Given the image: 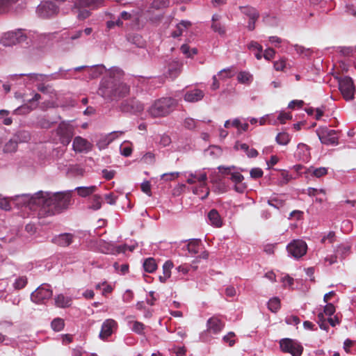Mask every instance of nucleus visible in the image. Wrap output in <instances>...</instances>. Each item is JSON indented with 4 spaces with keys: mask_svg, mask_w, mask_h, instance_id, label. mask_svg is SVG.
Here are the masks:
<instances>
[{
    "mask_svg": "<svg viewBox=\"0 0 356 356\" xmlns=\"http://www.w3.org/2000/svg\"><path fill=\"white\" fill-rule=\"evenodd\" d=\"M70 197L68 193L39 191L29 199V206L31 209L38 210L41 218H45L59 213L67 209Z\"/></svg>",
    "mask_w": 356,
    "mask_h": 356,
    "instance_id": "obj_1",
    "label": "nucleus"
},
{
    "mask_svg": "<svg viewBox=\"0 0 356 356\" xmlns=\"http://www.w3.org/2000/svg\"><path fill=\"white\" fill-rule=\"evenodd\" d=\"M129 92V87L112 72L103 77L97 91L98 95L108 102H118L126 97Z\"/></svg>",
    "mask_w": 356,
    "mask_h": 356,
    "instance_id": "obj_2",
    "label": "nucleus"
},
{
    "mask_svg": "<svg viewBox=\"0 0 356 356\" xmlns=\"http://www.w3.org/2000/svg\"><path fill=\"white\" fill-rule=\"evenodd\" d=\"M178 106V101L171 97H161L152 104L147 110L154 118H164L172 113Z\"/></svg>",
    "mask_w": 356,
    "mask_h": 356,
    "instance_id": "obj_3",
    "label": "nucleus"
},
{
    "mask_svg": "<svg viewBox=\"0 0 356 356\" xmlns=\"http://www.w3.org/2000/svg\"><path fill=\"white\" fill-rule=\"evenodd\" d=\"M104 5V0H76L74 6L78 10V19L83 20L90 15V12L85 8L96 9Z\"/></svg>",
    "mask_w": 356,
    "mask_h": 356,
    "instance_id": "obj_4",
    "label": "nucleus"
},
{
    "mask_svg": "<svg viewBox=\"0 0 356 356\" xmlns=\"http://www.w3.org/2000/svg\"><path fill=\"white\" fill-rule=\"evenodd\" d=\"M54 132L58 143L67 146L74 135V127L69 122L63 121L58 124Z\"/></svg>",
    "mask_w": 356,
    "mask_h": 356,
    "instance_id": "obj_5",
    "label": "nucleus"
},
{
    "mask_svg": "<svg viewBox=\"0 0 356 356\" xmlns=\"http://www.w3.org/2000/svg\"><path fill=\"white\" fill-rule=\"evenodd\" d=\"M339 89L346 101L353 100L355 95L353 80L350 76L338 78Z\"/></svg>",
    "mask_w": 356,
    "mask_h": 356,
    "instance_id": "obj_6",
    "label": "nucleus"
},
{
    "mask_svg": "<svg viewBox=\"0 0 356 356\" xmlns=\"http://www.w3.org/2000/svg\"><path fill=\"white\" fill-rule=\"evenodd\" d=\"M280 346L282 351L290 353L292 356H300L303 351V347L300 343L289 338L281 339Z\"/></svg>",
    "mask_w": 356,
    "mask_h": 356,
    "instance_id": "obj_7",
    "label": "nucleus"
},
{
    "mask_svg": "<svg viewBox=\"0 0 356 356\" xmlns=\"http://www.w3.org/2000/svg\"><path fill=\"white\" fill-rule=\"evenodd\" d=\"M53 291L48 284H42L37 288L31 296V300L37 304H43L46 300L50 299Z\"/></svg>",
    "mask_w": 356,
    "mask_h": 356,
    "instance_id": "obj_8",
    "label": "nucleus"
},
{
    "mask_svg": "<svg viewBox=\"0 0 356 356\" xmlns=\"http://www.w3.org/2000/svg\"><path fill=\"white\" fill-rule=\"evenodd\" d=\"M319 140L325 145H336L338 143L337 133L335 130L327 127H320L316 130Z\"/></svg>",
    "mask_w": 356,
    "mask_h": 356,
    "instance_id": "obj_9",
    "label": "nucleus"
},
{
    "mask_svg": "<svg viewBox=\"0 0 356 356\" xmlns=\"http://www.w3.org/2000/svg\"><path fill=\"white\" fill-rule=\"evenodd\" d=\"M307 250V245L302 240H293L287 245L289 253L294 258L298 259L304 256Z\"/></svg>",
    "mask_w": 356,
    "mask_h": 356,
    "instance_id": "obj_10",
    "label": "nucleus"
},
{
    "mask_svg": "<svg viewBox=\"0 0 356 356\" xmlns=\"http://www.w3.org/2000/svg\"><path fill=\"white\" fill-rule=\"evenodd\" d=\"M241 13L249 18L247 28L252 31L255 29V23L259 18V11L254 7L250 6H239Z\"/></svg>",
    "mask_w": 356,
    "mask_h": 356,
    "instance_id": "obj_11",
    "label": "nucleus"
},
{
    "mask_svg": "<svg viewBox=\"0 0 356 356\" xmlns=\"http://www.w3.org/2000/svg\"><path fill=\"white\" fill-rule=\"evenodd\" d=\"M58 12V8L51 1L40 3L37 8V13L42 18H49Z\"/></svg>",
    "mask_w": 356,
    "mask_h": 356,
    "instance_id": "obj_12",
    "label": "nucleus"
},
{
    "mask_svg": "<svg viewBox=\"0 0 356 356\" xmlns=\"http://www.w3.org/2000/svg\"><path fill=\"white\" fill-rule=\"evenodd\" d=\"M24 35L20 31H8L2 36L0 43L5 47H10L24 40Z\"/></svg>",
    "mask_w": 356,
    "mask_h": 356,
    "instance_id": "obj_13",
    "label": "nucleus"
},
{
    "mask_svg": "<svg viewBox=\"0 0 356 356\" xmlns=\"http://www.w3.org/2000/svg\"><path fill=\"white\" fill-rule=\"evenodd\" d=\"M118 323L112 319L108 318L102 323L99 337L102 340L107 339L118 329Z\"/></svg>",
    "mask_w": 356,
    "mask_h": 356,
    "instance_id": "obj_14",
    "label": "nucleus"
},
{
    "mask_svg": "<svg viewBox=\"0 0 356 356\" xmlns=\"http://www.w3.org/2000/svg\"><path fill=\"white\" fill-rule=\"evenodd\" d=\"M92 145L86 139L81 137L76 136L74 138L72 149L74 152L82 153L88 152L92 150Z\"/></svg>",
    "mask_w": 356,
    "mask_h": 356,
    "instance_id": "obj_15",
    "label": "nucleus"
},
{
    "mask_svg": "<svg viewBox=\"0 0 356 356\" xmlns=\"http://www.w3.org/2000/svg\"><path fill=\"white\" fill-rule=\"evenodd\" d=\"M225 327V323L217 316H212L207 321V330L213 334L219 333Z\"/></svg>",
    "mask_w": 356,
    "mask_h": 356,
    "instance_id": "obj_16",
    "label": "nucleus"
},
{
    "mask_svg": "<svg viewBox=\"0 0 356 356\" xmlns=\"http://www.w3.org/2000/svg\"><path fill=\"white\" fill-rule=\"evenodd\" d=\"M74 235L70 233H64L53 238L52 242L61 247H67L73 242Z\"/></svg>",
    "mask_w": 356,
    "mask_h": 356,
    "instance_id": "obj_17",
    "label": "nucleus"
},
{
    "mask_svg": "<svg viewBox=\"0 0 356 356\" xmlns=\"http://www.w3.org/2000/svg\"><path fill=\"white\" fill-rule=\"evenodd\" d=\"M229 179L235 184L234 189L236 192L242 193L245 191L247 186L243 183L244 177L240 172H232Z\"/></svg>",
    "mask_w": 356,
    "mask_h": 356,
    "instance_id": "obj_18",
    "label": "nucleus"
},
{
    "mask_svg": "<svg viewBox=\"0 0 356 356\" xmlns=\"http://www.w3.org/2000/svg\"><path fill=\"white\" fill-rule=\"evenodd\" d=\"M204 96V93L200 89H193L187 91L184 95V99L188 102H196L201 100Z\"/></svg>",
    "mask_w": 356,
    "mask_h": 356,
    "instance_id": "obj_19",
    "label": "nucleus"
},
{
    "mask_svg": "<svg viewBox=\"0 0 356 356\" xmlns=\"http://www.w3.org/2000/svg\"><path fill=\"white\" fill-rule=\"evenodd\" d=\"M182 64L178 61H172L168 65V74L172 79H175L181 73Z\"/></svg>",
    "mask_w": 356,
    "mask_h": 356,
    "instance_id": "obj_20",
    "label": "nucleus"
},
{
    "mask_svg": "<svg viewBox=\"0 0 356 356\" xmlns=\"http://www.w3.org/2000/svg\"><path fill=\"white\" fill-rule=\"evenodd\" d=\"M208 218L213 226L216 227H222V220L216 209H213L209 212Z\"/></svg>",
    "mask_w": 356,
    "mask_h": 356,
    "instance_id": "obj_21",
    "label": "nucleus"
},
{
    "mask_svg": "<svg viewBox=\"0 0 356 356\" xmlns=\"http://www.w3.org/2000/svg\"><path fill=\"white\" fill-rule=\"evenodd\" d=\"M192 25L191 22L189 21L182 20L177 25V29L174 31L172 32L171 35L173 38H178L181 35L184 31L191 27Z\"/></svg>",
    "mask_w": 356,
    "mask_h": 356,
    "instance_id": "obj_22",
    "label": "nucleus"
},
{
    "mask_svg": "<svg viewBox=\"0 0 356 356\" xmlns=\"http://www.w3.org/2000/svg\"><path fill=\"white\" fill-rule=\"evenodd\" d=\"M235 148L245 152L247 156L250 158H254L258 155V152L257 149L254 148H250L249 146L245 143H236L235 145Z\"/></svg>",
    "mask_w": 356,
    "mask_h": 356,
    "instance_id": "obj_23",
    "label": "nucleus"
},
{
    "mask_svg": "<svg viewBox=\"0 0 356 356\" xmlns=\"http://www.w3.org/2000/svg\"><path fill=\"white\" fill-rule=\"evenodd\" d=\"M75 190L79 196L86 197L93 194L97 190V187L96 186H80Z\"/></svg>",
    "mask_w": 356,
    "mask_h": 356,
    "instance_id": "obj_24",
    "label": "nucleus"
},
{
    "mask_svg": "<svg viewBox=\"0 0 356 356\" xmlns=\"http://www.w3.org/2000/svg\"><path fill=\"white\" fill-rule=\"evenodd\" d=\"M71 298L59 294L55 298V303L57 307H67L71 305Z\"/></svg>",
    "mask_w": 356,
    "mask_h": 356,
    "instance_id": "obj_25",
    "label": "nucleus"
},
{
    "mask_svg": "<svg viewBox=\"0 0 356 356\" xmlns=\"http://www.w3.org/2000/svg\"><path fill=\"white\" fill-rule=\"evenodd\" d=\"M307 173L317 178H320L327 174V169L324 167H320L318 168H314L313 167H311L307 170Z\"/></svg>",
    "mask_w": 356,
    "mask_h": 356,
    "instance_id": "obj_26",
    "label": "nucleus"
},
{
    "mask_svg": "<svg viewBox=\"0 0 356 356\" xmlns=\"http://www.w3.org/2000/svg\"><path fill=\"white\" fill-rule=\"evenodd\" d=\"M291 140L290 135L285 131L279 133L275 137V141L280 145H286Z\"/></svg>",
    "mask_w": 356,
    "mask_h": 356,
    "instance_id": "obj_27",
    "label": "nucleus"
},
{
    "mask_svg": "<svg viewBox=\"0 0 356 356\" xmlns=\"http://www.w3.org/2000/svg\"><path fill=\"white\" fill-rule=\"evenodd\" d=\"M144 270L149 273H153L157 268L156 261L153 258H148L143 263Z\"/></svg>",
    "mask_w": 356,
    "mask_h": 356,
    "instance_id": "obj_28",
    "label": "nucleus"
},
{
    "mask_svg": "<svg viewBox=\"0 0 356 356\" xmlns=\"http://www.w3.org/2000/svg\"><path fill=\"white\" fill-rule=\"evenodd\" d=\"M19 0H0V14L7 13L10 8Z\"/></svg>",
    "mask_w": 356,
    "mask_h": 356,
    "instance_id": "obj_29",
    "label": "nucleus"
},
{
    "mask_svg": "<svg viewBox=\"0 0 356 356\" xmlns=\"http://www.w3.org/2000/svg\"><path fill=\"white\" fill-rule=\"evenodd\" d=\"M18 143L13 137L8 143H6L3 147V152L5 153H13L16 152L17 149Z\"/></svg>",
    "mask_w": 356,
    "mask_h": 356,
    "instance_id": "obj_30",
    "label": "nucleus"
},
{
    "mask_svg": "<svg viewBox=\"0 0 356 356\" xmlns=\"http://www.w3.org/2000/svg\"><path fill=\"white\" fill-rule=\"evenodd\" d=\"M13 138L17 141V143H26V142H28L30 140L31 136H30V134H29V133L28 131H22L17 132L13 136Z\"/></svg>",
    "mask_w": 356,
    "mask_h": 356,
    "instance_id": "obj_31",
    "label": "nucleus"
},
{
    "mask_svg": "<svg viewBox=\"0 0 356 356\" xmlns=\"http://www.w3.org/2000/svg\"><path fill=\"white\" fill-rule=\"evenodd\" d=\"M268 308L272 312H277L280 308V300L278 298L275 297L269 300L268 302Z\"/></svg>",
    "mask_w": 356,
    "mask_h": 356,
    "instance_id": "obj_32",
    "label": "nucleus"
},
{
    "mask_svg": "<svg viewBox=\"0 0 356 356\" xmlns=\"http://www.w3.org/2000/svg\"><path fill=\"white\" fill-rule=\"evenodd\" d=\"M181 52L188 58H192L193 56L197 54V49L196 48L191 49L190 47L186 44H182L180 48Z\"/></svg>",
    "mask_w": 356,
    "mask_h": 356,
    "instance_id": "obj_33",
    "label": "nucleus"
},
{
    "mask_svg": "<svg viewBox=\"0 0 356 356\" xmlns=\"http://www.w3.org/2000/svg\"><path fill=\"white\" fill-rule=\"evenodd\" d=\"M237 79L241 83H250L252 81V76L248 72L238 73Z\"/></svg>",
    "mask_w": 356,
    "mask_h": 356,
    "instance_id": "obj_34",
    "label": "nucleus"
},
{
    "mask_svg": "<svg viewBox=\"0 0 356 356\" xmlns=\"http://www.w3.org/2000/svg\"><path fill=\"white\" fill-rule=\"evenodd\" d=\"M51 326L54 331L60 332L64 328L65 323L62 318H56L52 321Z\"/></svg>",
    "mask_w": 356,
    "mask_h": 356,
    "instance_id": "obj_35",
    "label": "nucleus"
},
{
    "mask_svg": "<svg viewBox=\"0 0 356 356\" xmlns=\"http://www.w3.org/2000/svg\"><path fill=\"white\" fill-rule=\"evenodd\" d=\"M90 208L93 210H98L102 207V199L99 195H94L92 197Z\"/></svg>",
    "mask_w": 356,
    "mask_h": 356,
    "instance_id": "obj_36",
    "label": "nucleus"
},
{
    "mask_svg": "<svg viewBox=\"0 0 356 356\" xmlns=\"http://www.w3.org/2000/svg\"><path fill=\"white\" fill-rule=\"evenodd\" d=\"M200 244V240H193L190 241L187 245L188 252L193 254L197 253L199 251Z\"/></svg>",
    "mask_w": 356,
    "mask_h": 356,
    "instance_id": "obj_37",
    "label": "nucleus"
},
{
    "mask_svg": "<svg viewBox=\"0 0 356 356\" xmlns=\"http://www.w3.org/2000/svg\"><path fill=\"white\" fill-rule=\"evenodd\" d=\"M303 193H307L310 197H313V196H316L318 193H322L323 195H325L326 191L323 188L317 189L315 188L309 187L307 190H304Z\"/></svg>",
    "mask_w": 356,
    "mask_h": 356,
    "instance_id": "obj_38",
    "label": "nucleus"
},
{
    "mask_svg": "<svg viewBox=\"0 0 356 356\" xmlns=\"http://www.w3.org/2000/svg\"><path fill=\"white\" fill-rule=\"evenodd\" d=\"M174 265L172 261L168 260L166 261L163 266V275L165 277H170L171 275V269Z\"/></svg>",
    "mask_w": 356,
    "mask_h": 356,
    "instance_id": "obj_39",
    "label": "nucleus"
},
{
    "mask_svg": "<svg viewBox=\"0 0 356 356\" xmlns=\"http://www.w3.org/2000/svg\"><path fill=\"white\" fill-rule=\"evenodd\" d=\"M211 29L214 32L218 33V34H220L221 35H222L225 33V26L219 22H212Z\"/></svg>",
    "mask_w": 356,
    "mask_h": 356,
    "instance_id": "obj_40",
    "label": "nucleus"
},
{
    "mask_svg": "<svg viewBox=\"0 0 356 356\" xmlns=\"http://www.w3.org/2000/svg\"><path fill=\"white\" fill-rule=\"evenodd\" d=\"M191 268L193 270H196V269L197 268V266H193V265H188V264H184L179 266L177 268V270L178 272H181L184 275H186V274H187L191 270Z\"/></svg>",
    "mask_w": 356,
    "mask_h": 356,
    "instance_id": "obj_41",
    "label": "nucleus"
},
{
    "mask_svg": "<svg viewBox=\"0 0 356 356\" xmlns=\"http://www.w3.org/2000/svg\"><path fill=\"white\" fill-rule=\"evenodd\" d=\"M26 284L27 278L25 276L19 277L15 280L14 287L18 290L22 289L26 285Z\"/></svg>",
    "mask_w": 356,
    "mask_h": 356,
    "instance_id": "obj_42",
    "label": "nucleus"
},
{
    "mask_svg": "<svg viewBox=\"0 0 356 356\" xmlns=\"http://www.w3.org/2000/svg\"><path fill=\"white\" fill-rule=\"evenodd\" d=\"M194 178L195 179L196 182L198 181L200 183V186L201 187L207 186V177L206 173L195 174Z\"/></svg>",
    "mask_w": 356,
    "mask_h": 356,
    "instance_id": "obj_43",
    "label": "nucleus"
},
{
    "mask_svg": "<svg viewBox=\"0 0 356 356\" xmlns=\"http://www.w3.org/2000/svg\"><path fill=\"white\" fill-rule=\"evenodd\" d=\"M145 327V325L143 323L139 321H134L133 323L132 330L138 334H143Z\"/></svg>",
    "mask_w": 356,
    "mask_h": 356,
    "instance_id": "obj_44",
    "label": "nucleus"
},
{
    "mask_svg": "<svg viewBox=\"0 0 356 356\" xmlns=\"http://www.w3.org/2000/svg\"><path fill=\"white\" fill-rule=\"evenodd\" d=\"M324 312L323 313H319L318 314V323L319 325V327L321 329L324 330H327L329 327L327 325V321L324 317Z\"/></svg>",
    "mask_w": 356,
    "mask_h": 356,
    "instance_id": "obj_45",
    "label": "nucleus"
},
{
    "mask_svg": "<svg viewBox=\"0 0 356 356\" xmlns=\"http://www.w3.org/2000/svg\"><path fill=\"white\" fill-rule=\"evenodd\" d=\"M232 125L238 129H241L243 131H246L249 127V124L248 123L242 124L238 119H234L232 122Z\"/></svg>",
    "mask_w": 356,
    "mask_h": 356,
    "instance_id": "obj_46",
    "label": "nucleus"
},
{
    "mask_svg": "<svg viewBox=\"0 0 356 356\" xmlns=\"http://www.w3.org/2000/svg\"><path fill=\"white\" fill-rule=\"evenodd\" d=\"M236 337L234 332H229L227 334L223 337V341L228 343L229 346H233L235 343L234 337Z\"/></svg>",
    "mask_w": 356,
    "mask_h": 356,
    "instance_id": "obj_47",
    "label": "nucleus"
},
{
    "mask_svg": "<svg viewBox=\"0 0 356 356\" xmlns=\"http://www.w3.org/2000/svg\"><path fill=\"white\" fill-rule=\"evenodd\" d=\"M0 209L5 211H9L11 209L10 201L8 198L3 197L0 195Z\"/></svg>",
    "mask_w": 356,
    "mask_h": 356,
    "instance_id": "obj_48",
    "label": "nucleus"
},
{
    "mask_svg": "<svg viewBox=\"0 0 356 356\" xmlns=\"http://www.w3.org/2000/svg\"><path fill=\"white\" fill-rule=\"evenodd\" d=\"M179 173L177 172L164 173L161 175V179L165 181H169L175 179L179 177Z\"/></svg>",
    "mask_w": 356,
    "mask_h": 356,
    "instance_id": "obj_49",
    "label": "nucleus"
},
{
    "mask_svg": "<svg viewBox=\"0 0 356 356\" xmlns=\"http://www.w3.org/2000/svg\"><path fill=\"white\" fill-rule=\"evenodd\" d=\"M196 121L191 118H187L184 122V127L188 129H193L196 127Z\"/></svg>",
    "mask_w": 356,
    "mask_h": 356,
    "instance_id": "obj_50",
    "label": "nucleus"
},
{
    "mask_svg": "<svg viewBox=\"0 0 356 356\" xmlns=\"http://www.w3.org/2000/svg\"><path fill=\"white\" fill-rule=\"evenodd\" d=\"M141 191L148 196L152 195L151 184L149 181H143L140 186Z\"/></svg>",
    "mask_w": 356,
    "mask_h": 356,
    "instance_id": "obj_51",
    "label": "nucleus"
},
{
    "mask_svg": "<svg viewBox=\"0 0 356 356\" xmlns=\"http://www.w3.org/2000/svg\"><path fill=\"white\" fill-rule=\"evenodd\" d=\"M336 311L335 307L332 303H327L325 307L323 309V312L325 315L331 316L334 314Z\"/></svg>",
    "mask_w": 356,
    "mask_h": 356,
    "instance_id": "obj_52",
    "label": "nucleus"
},
{
    "mask_svg": "<svg viewBox=\"0 0 356 356\" xmlns=\"http://www.w3.org/2000/svg\"><path fill=\"white\" fill-rule=\"evenodd\" d=\"M263 175V170L259 168H254L250 170V177L253 179L260 178Z\"/></svg>",
    "mask_w": 356,
    "mask_h": 356,
    "instance_id": "obj_53",
    "label": "nucleus"
},
{
    "mask_svg": "<svg viewBox=\"0 0 356 356\" xmlns=\"http://www.w3.org/2000/svg\"><path fill=\"white\" fill-rule=\"evenodd\" d=\"M102 172V177L106 180L112 179L116 173L115 170H108L107 169H104Z\"/></svg>",
    "mask_w": 356,
    "mask_h": 356,
    "instance_id": "obj_54",
    "label": "nucleus"
},
{
    "mask_svg": "<svg viewBox=\"0 0 356 356\" xmlns=\"http://www.w3.org/2000/svg\"><path fill=\"white\" fill-rule=\"evenodd\" d=\"M292 115L290 113H281L277 117V120L281 124H284L286 120H290Z\"/></svg>",
    "mask_w": 356,
    "mask_h": 356,
    "instance_id": "obj_55",
    "label": "nucleus"
},
{
    "mask_svg": "<svg viewBox=\"0 0 356 356\" xmlns=\"http://www.w3.org/2000/svg\"><path fill=\"white\" fill-rule=\"evenodd\" d=\"M218 76H220V78L223 79L232 77V69L227 68L222 70L221 71L219 72Z\"/></svg>",
    "mask_w": 356,
    "mask_h": 356,
    "instance_id": "obj_56",
    "label": "nucleus"
},
{
    "mask_svg": "<svg viewBox=\"0 0 356 356\" xmlns=\"http://www.w3.org/2000/svg\"><path fill=\"white\" fill-rule=\"evenodd\" d=\"M131 107L136 112H140L144 109V105L142 103L134 100L131 101Z\"/></svg>",
    "mask_w": 356,
    "mask_h": 356,
    "instance_id": "obj_57",
    "label": "nucleus"
},
{
    "mask_svg": "<svg viewBox=\"0 0 356 356\" xmlns=\"http://www.w3.org/2000/svg\"><path fill=\"white\" fill-rule=\"evenodd\" d=\"M286 66V62L284 60L281 59L274 63V68L277 71H282Z\"/></svg>",
    "mask_w": 356,
    "mask_h": 356,
    "instance_id": "obj_58",
    "label": "nucleus"
},
{
    "mask_svg": "<svg viewBox=\"0 0 356 356\" xmlns=\"http://www.w3.org/2000/svg\"><path fill=\"white\" fill-rule=\"evenodd\" d=\"M300 322V318L297 316H290L286 318V323L290 325H298Z\"/></svg>",
    "mask_w": 356,
    "mask_h": 356,
    "instance_id": "obj_59",
    "label": "nucleus"
},
{
    "mask_svg": "<svg viewBox=\"0 0 356 356\" xmlns=\"http://www.w3.org/2000/svg\"><path fill=\"white\" fill-rule=\"evenodd\" d=\"M275 54V51L273 49L268 48L265 50L264 54V57L265 59L270 60L274 57Z\"/></svg>",
    "mask_w": 356,
    "mask_h": 356,
    "instance_id": "obj_60",
    "label": "nucleus"
},
{
    "mask_svg": "<svg viewBox=\"0 0 356 356\" xmlns=\"http://www.w3.org/2000/svg\"><path fill=\"white\" fill-rule=\"evenodd\" d=\"M105 199L108 204L114 205L116 203L117 196H115L113 193H110L105 195Z\"/></svg>",
    "mask_w": 356,
    "mask_h": 356,
    "instance_id": "obj_61",
    "label": "nucleus"
},
{
    "mask_svg": "<svg viewBox=\"0 0 356 356\" xmlns=\"http://www.w3.org/2000/svg\"><path fill=\"white\" fill-rule=\"evenodd\" d=\"M335 234L334 232H330L326 236H323L321 239L322 243H325L328 241L329 243H332L334 241Z\"/></svg>",
    "mask_w": 356,
    "mask_h": 356,
    "instance_id": "obj_62",
    "label": "nucleus"
},
{
    "mask_svg": "<svg viewBox=\"0 0 356 356\" xmlns=\"http://www.w3.org/2000/svg\"><path fill=\"white\" fill-rule=\"evenodd\" d=\"M304 104L302 100H293L289 104V108L294 109L296 107L301 108Z\"/></svg>",
    "mask_w": 356,
    "mask_h": 356,
    "instance_id": "obj_63",
    "label": "nucleus"
},
{
    "mask_svg": "<svg viewBox=\"0 0 356 356\" xmlns=\"http://www.w3.org/2000/svg\"><path fill=\"white\" fill-rule=\"evenodd\" d=\"M303 215V212L299 210H294L291 211L289 214V219L296 218V220H300L302 218Z\"/></svg>",
    "mask_w": 356,
    "mask_h": 356,
    "instance_id": "obj_64",
    "label": "nucleus"
}]
</instances>
